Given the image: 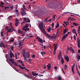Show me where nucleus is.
<instances>
[{
    "label": "nucleus",
    "instance_id": "6ab92c4d",
    "mask_svg": "<svg viewBox=\"0 0 80 80\" xmlns=\"http://www.w3.org/2000/svg\"><path fill=\"white\" fill-rule=\"evenodd\" d=\"M60 57H61V54H59L58 56V58L59 59V60H60Z\"/></svg>",
    "mask_w": 80,
    "mask_h": 80
},
{
    "label": "nucleus",
    "instance_id": "c85d7f7f",
    "mask_svg": "<svg viewBox=\"0 0 80 80\" xmlns=\"http://www.w3.org/2000/svg\"><path fill=\"white\" fill-rule=\"evenodd\" d=\"M72 32L73 33H76V30H75V29H73L72 30Z\"/></svg>",
    "mask_w": 80,
    "mask_h": 80
},
{
    "label": "nucleus",
    "instance_id": "5701e85b",
    "mask_svg": "<svg viewBox=\"0 0 80 80\" xmlns=\"http://www.w3.org/2000/svg\"><path fill=\"white\" fill-rule=\"evenodd\" d=\"M22 42L21 41H20V42H19V46H18V48L20 47V46L22 45Z\"/></svg>",
    "mask_w": 80,
    "mask_h": 80
},
{
    "label": "nucleus",
    "instance_id": "6e6d98bb",
    "mask_svg": "<svg viewBox=\"0 0 80 80\" xmlns=\"http://www.w3.org/2000/svg\"><path fill=\"white\" fill-rule=\"evenodd\" d=\"M59 30H60V28H59L58 30V31Z\"/></svg>",
    "mask_w": 80,
    "mask_h": 80
},
{
    "label": "nucleus",
    "instance_id": "6e6552de",
    "mask_svg": "<svg viewBox=\"0 0 80 80\" xmlns=\"http://www.w3.org/2000/svg\"><path fill=\"white\" fill-rule=\"evenodd\" d=\"M64 58L68 62V61H69V58L67 56H65L64 57Z\"/></svg>",
    "mask_w": 80,
    "mask_h": 80
},
{
    "label": "nucleus",
    "instance_id": "a878e982",
    "mask_svg": "<svg viewBox=\"0 0 80 80\" xmlns=\"http://www.w3.org/2000/svg\"><path fill=\"white\" fill-rule=\"evenodd\" d=\"M51 30H52V28H51V27H50L47 30L48 32H50L51 31Z\"/></svg>",
    "mask_w": 80,
    "mask_h": 80
},
{
    "label": "nucleus",
    "instance_id": "09e8293b",
    "mask_svg": "<svg viewBox=\"0 0 80 80\" xmlns=\"http://www.w3.org/2000/svg\"><path fill=\"white\" fill-rule=\"evenodd\" d=\"M24 75H25V76L26 77H28H28H29V75H27V74H24Z\"/></svg>",
    "mask_w": 80,
    "mask_h": 80
},
{
    "label": "nucleus",
    "instance_id": "4468645a",
    "mask_svg": "<svg viewBox=\"0 0 80 80\" xmlns=\"http://www.w3.org/2000/svg\"><path fill=\"white\" fill-rule=\"evenodd\" d=\"M32 75H33V76H37V75H38V73H36L35 72H32Z\"/></svg>",
    "mask_w": 80,
    "mask_h": 80
},
{
    "label": "nucleus",
    "instance_id": "1a4fd4ad",
    "mask_svg": "<svg viewBox=\"0 0 80 80\" xmlns=\"http://www.w3.org/2000/svg\"><path fill=\"white\" fill-rule=\"evenodd\" d=\"M1 45L2 46L3 48H5V45H4V43H3V42H1V43H0V47H2V46H1Z\"/></svg>",
    "mask_w": 80,
    "mask_h": 80
},
{
    "label": "nucleus",
    "instance_id": "0e129e2a",
    "mask_svg": "<svg viewBox=\"0 0 80 80\" xmlns=\"http://www.w3.org/2000/svg\"><path fill=\"white\" fill-rule=\"evenodd\" d=\"M31 8V7H30V5H29L28 7V8L29 9H30Z\"/></svg>",
    "mask_w": 80,
    "mask_h": 80
},
{
    "label": "nucleus",
    "instance_id": "c756f323",
    "mask_svg": "<svg viewBox=\"0 0 80 80\" xmlns=\"http://www.w3.org/2000/svg\"><path fill=\"white\" fill-rule=\"evenodd\" d=\"M41 54H42V56H43V54H45V52H41Z\"/></svg>",
    "mask_w": 80,
    "mask_h": 80
},
{
    "label": "nucleus",
    "instance_id": "aec40b11",
    "mask_svg": "<svg viewBox=\"0 0 80 80\" xmlns=\"http://www.w3.org/2000/svg\"><path fill=\"white\" fill-rule=\"evenodd\" d=\"M69 18H70L71 20H72V21H74V20H76V19L73 18L72 17H69Z\"/></svg>",
    "mask_w": 80,
    "mask_h": 80
},
{
    "label": "nucleus",
    "instance_id": "4c0bfd02",
    "mask_svg": "<svg viewBox=\"0 0 80 80\" xmlns=\"http://www.w3.org/2000/svg\"><path fill=\"white\" fill-rule=\"evenodd\" d=\"M9 59L10 61L12 62H13V58H12V59H11L10 58H9Z\"/></svg>",
    "mask_w": 80,
    "mask_h": 80
},
{
    "label": "nucleus",
    "instance_id": "423d86ee",
    "mask_svg": "<svg viewBox=\"0 0 80 80\" xmlns=\"http://www.w3.org/2000/svg\"><path fill=\"white\" fill-rule=\"evenodd\" d=\"M19 22V21H18V20L17 19H16V22L15 23V26H16V27H18V25Z\"/></svg>",
    "mask_w": 80,
    "mask_h": 80
},
{
    "label": "nucleus",
    "instance_id": "de8ad7c7",
    "mask_svg": "<svg viewBox=\"0 0 80 80\" xmlns=\"http://www.w3.org/2000/svg\"><path fill=\"white\" fill-rule=\"evenodd\" d=\"M72 72H73L74 71V68H71Z\"/></svg>",
    "mask_w": 80,
    "mask_h": 80
},
{
    "label": "nucleus",
    "instance_id": "cd10ccee",
    "mask_svg": "<svg viewBox=\"0 0 80 80\" xmlns=\"http://www.w3.org/2000/svg\"><path fill=\"white\" fill-rule=\"evenodd\" d=\"M64 24H66V25H68V24H69V22H65V21H64Z\"/></svg>",
    "mask_w": 80,
    "mask_h": 80
},
{
    "label": "nucleus",
    "instance_id": "5fc2aeb1",
    "mask_svg": "<svg viewBox=\"0 0 80 80\" xmlns=\"http://www.w3.org/2000/svg\"><path fill=\"white\" fill-rule=\"evenodd\" d=\"M72 52L73 53H75V51H74V49H73Z\"/></svg>",
    "mask_w": 80,
    "mask_h": 80
},
{
    "label": "nucleus",
    "instance_id": "f03ea898",
    "mask_svg": "<svg viewBox=\"0 0 80 80\" xmlns=\"http://www.w3.org/2000/svg\"><path fill=\"white\" fill-rule=\"evenodd\" d=\"M28 24H26L25 26H24V28H22L23 30L25 31L26 32H27V31H29V28H28Z\"/></svg>",
    "mask_w": 80,
    "mask_h": 80
},
{
    "label": "nucleus",
    "instance_id": "7c9ffc66",
    "mask_svg": "<svg viewBox=\"0 0 80 80\" xmlns=\"http://www.w3.org/2000/svg\"><path fill=\"white\" fill-rule=\"evenodd\" d=\"M12 18V16H10L8 17V18L9 20H10Z\"/></svg>",
    "mask_w": 80,
    "mask_h": 80
},
{
    "label": "nucleus",
    "instance_id": "f3484780",
    "mask_svg": "<svg viewBox=\"0 0 80 80\" xmlns=\"http://www.w3.org/2000/svg\"><path fill=\"white\" fill-rule=\"evenodd\" d=\"M5 57L7 60H8L10 58L9 56H8V54H6Z\"/></svg>",
    "mask_w": 80,
    "mask_h": 80
},
{
    "label": "nucleus",
    "instance_id": "a18cd8bd",
    "mask_svg": "<svg viewBox=\"0 0 80 80\" xmlns=\"http://www.w3.org/2000/svg\"><path fill=\"white\" fill-rule=\"evenodd\" d=\"M1 5H4V4H5V3H4V2H1Z\"/></svg>",
    "mask_w": 80,
    "mask_h": 80
},
{
    "label": "nucleus",
    "instance_id": "a211bd4d",
    "mask_svg": "<svg viewBox=\"0 0 80 80\" xmlns=\"http://www.w3.org/2000/svg\"><path fill=\"white\" fill-rule=\"evenodd\" d=\"M68 30L66 28H65L64 30V34H65L68 32Z\"/></svg>",
    "mask_w": 80,
    "mask_h": 80
},
{
    "label": "nucleus",
    "instance_id": "4d7b16f0",
    "mask_svg": "<svg viewBox=\"0 0 80 80\" xmlns=\"http://www.w3.org/2000/svg\"><path fill=\"white\" fill-rule=\"evenodd\" d=\"M26 59H25V60L27 61V62H28V60H27V58H25Z\"/></svg>",
    "mask_w": 80,
    "mask_h": 80
},
{
    "label": "nucleus",
    "instance_id": "9d476101",
    "mask_svg": "<svg viewBox=\"0 0 80 80\" xmlns=\"http://www.w3.org/2000/svg\"><path fill=\"white\" fill-rule=\"evenodd\" d=\"M51 67V66H50V63H49L47 65V67L48 70H51V68H50Z\"/></svg>",
    "mask_w": 80,
    "mask_h": 80
},
{
    "label": "nucleus",
    "instance_id": "dca6fc26",
    "mask_svg": "<svg viewBox=\"0 0 80 80\" xmlns=\"http://www.w3.org/2000/svg\"><path fill=\"white\" fill-rule=\"evenodd\" d=\"M12 68H13V69H14V70H16V72H19V71L17 69H16V68L15 66H12Z\"/></svg>",
    "mask_w": 80,
    "mask_h": 80
},
{
    "label": "nucleus",
    "instance_id": "2f4dec72",
    "mask_svg": "<svg viewBox=\"0 0 80 80\" xmlns=\"http://www.w3.org/2000/svg\"><path fill=\"white\" fill-rule=\"evenodd\" d=\"M14 65L15 66H17V67H18V64L16 62L14 64Z\"/></svg>",
    "mask_w": 80,
    "mask_h": 80
},
{
    "label": "nucleus",
    "instance_id": "ea45409f",
    "mask_svg": "<svg viewBox=\"0 0 80 80\" xmlns=\"http://www.w3.org/2000/svg\"><path fill=\"white\" fill-rule=\"evenodd\" d=\"M54 68L56 71H57V66H56L55 67H54Z\"/></svg>",
    "mask_w": 80,
    "mask_h": 80
},
{
    "label": "nucleus",
    "instance_id": "680f3d73",
    "mask_svg": "<svg viewBox=\"0 0 80 80\" xmlns=\"http://www.w3.org/2000/svg\"><path fill=\"white\" fill-rule=\"evenodd\" d=\"M70 50V48L68 46L67 50Z\"/></svg>",
    "mask_w": 80,
    "mask_h": 80
},
{
    "label": "nucleus",
    "instance_id": "79ce46f5",
    "mask_svg": "<svg viewBox=\"0 0 80 80\" xmlns=\"http://www.w3.org/2000/svg\"><path fill=\"white\" fill-rule=\"evenodd\" d=\"M10 42H14V40L12 39L11 40H10Z\"/></svg>",
    "mask_w": 80,
    "mask_h": 80
},
{
    "label": "nucleus",
    "instance_id": "ddd939ff",
    "mask_svg": "<svg viewBox=\"0 0 80 80\" xmlns=\"http://www.w3.org/2000/svg\"><path fill=\"white\" fill-rule=\"evenodd\" d=\"M13 29L11 28H10L7 31V33H8V32H13Z\"/></svg>",
    "mask_w": 80,
    "mask_h": 80
},
{
    "label": "nucleus",
    "instance_id": "bb28decb",
    "mask_svg": "<svg viewBox=\"0 0 80 80\" xmlns=\"http://www.w3.org/2000/svg\"><path fill=\"white\" fill-rule=\"evenodd\" d=\"M68 67V66L67 65H65L64 66V68L65 69V70H67V67Z\"/></svg>",
    "mask_w": 80,
    "mask_h": 80
},
{
    "label": "nucleus",
    "instance_id": "e2e57ef3",
    "mask_svg": "<svg viewBox=\"0 0 80 80\" xmlns=\"http://www.w3.org/2000/svg\"><path fill=\"white\" fill-rule=\"evenodd\" d=\"M20 61V60H18V61H17V62H18V63H20V61Z\"/></svg>",
    "mask_w": 80,
    "mask_h": 80
},
{
    "label": "nucleus",
    "instance_id": "7ed1b4c3",
    "mask_svg": "<svg viewBox=\"0 0 80 80\" xmlns=\"http://www.w3.org/2000/svg\"><path fill=\"white\" fill-rule=\"evenodd\" d=\"M24 21L25 22H23L21 23V24H23V23H25V22H27V23H30V20L28 18H25L24 19Z\"/></svg>",
    "mask_w": 80,
    "mask_h": 80
},
{
    "label": "nucleus",
    "instance_id": "13d9d810",
    "mask_svg": "<svg viewBox=\"0 0 80 80\" xmlns=\"http://www.w3.org/2000/svg\"><path fill=\"white\" fill-rule=\"evenodd\" d=\"M62 71L63 73H64V74H65V72H64V70H63V68H62Z\"/></svg>",
    "mask_w": 80,
    "mask_h": 80
},
{
    "label": "nucleus",
    "instance_id": "473e14b6",
    "mask_svg": "<svg viewBox=\"0 0 80 80\" xmlns=\"http://www.w3.org/2000/svg\"><path fill=\"white\" fill-rule=\"evenodd\" d=\"M18 32L19 33H22V31H20V29L18 30Z\"/></svg>",
    "mask_w": 80,
    "mask_h": 80
},
{
    "label": "nucleus",
    "instance_id": "8fccbe9b",
    "mask_svg": "<svg viewBox=\"0 0 80 80\" xmlns=\"http://www.w3.org/2000/svg\"><path fill=\"white\" fill-rule=\"evenodd\" d=\"M67 13H72L70 12H64V14H67Z\"/></svg>",
    "mask_w": 80,
    "mask_h": 80
},
{
    "label": "nucleus",
    "instance_id": "c9c22d12",
    "mask_svg": "<svg viewBox=\"0 0 80 80\" xmlns=\"http://www.w3.org/2000/svg\"><path fill=\"white\" fill-rule=\"evenodd\" d=\"M58 80H61V77L59 76L58 77Z\"/></svg>",
    "mask_w": 80,
    "mask_h": 80
},
{
    "label": "nucleus",
    "instance_id": "a19ab883",
    "mask_svg": "<svg viewBox=\"0 0 80 80\" xmlns=\"http://www.w3.org/2000/svg\"><path fill=\"white\" fill-rule=\"evenodd\" d=\"M1 34L2 37H3V32H2V31H1Z\"/></svg>",
    "mask_w": 80,
    "mask_h": 80
},
{
    "label": "nucleus",
    "instance_id": "9b49d317",
    "mask_svg": "<svg viewBox=\"0 0 80 80\" xmlns=\"http://www.w3.org/2000/svg\"><path fill=\"white\" fill-rule=\"evenodd\" d=\"M77 42L78 43V47L79 48H80V42H79V38H78Z\"/></svg>",
    "mask_w": 80,
    "mask_h": 80
},
{
    "label": "nucleus",
    "instance_id": "20e7f679",
    "mask_svg": "<svg viewBox=\"0 0 80 80\" xmlns=\"http://www.w3.org/2000/svg\"><path fill=\"white\" fill-rule=\"evenodd\" d=\"M18 66L19 67V68H21V69H22V70H23L24 69L25 70H26L28 72H30V71H29L28 69L26 68L25 67H22L21 65H19Z\"/></svg>",
    "mask_w": 80,
    "mask_h": 80
},
{
    "label": "nucleus",
    "instance_id": "c03bdc74",
    "mask_svg": "<svg viewBox=\"0 0 80 80\" xmlns=\"http://www.w3.org/2000/svg\"><path fill=\"white\" fill-rule=\"evenodd\" d=\"M74 38L75 40H76V36H75V35H74Z\"/></svg>",
    "mask_w": 80,
    "mask_h": 80
},
{
    "label": "nucleus",
    "instance_id": "37998d69",
    "mask_svg": "<svg viewBox=\"0 0 80 80\" xmlns=\"http://www.w3.org/2000/svg\"><path fill=\"white\" fill-rule=\"evenodd\" d=\"M32 58H35V54H33L32 56Z\"/></svg>",
    "mask_w": 80,
    "mask_h": 80
},
{
    "label": "nucleus",
    "instance_id": "49530a36",
    "mask_svg": "<svg viewBox=\"0 0 80 80\" xmlns=\"http://www.w3.org/2000/svg\"><path fill=\"white\" fill-rule=\"evenodd\" d=\"M52 27H53L54 26V23H52Z\"/></svg>",
    "mask_w": 80,
    "mask_h": 80
},
{
    "label": "nucleus",
    "instance_id": "e433bc0d",
    "mask_svg": "<svg viewBox=\"0 0 80 80\" xmlns=\"http://www.w3.org/2000/svg\"><path fill=\"white\" fill-rule=\"evenodd\" d=\"M13 46H12L10 48H11V50H13Z\"/></svg>",
    "mask_w": 80,
    "mask_h": 80
},
{
    "label": "nucleus",
    "instance_id": "72a5a7b5",
    "mask_svg": "<svg viewBox=\"0 0 80 80\" xmlns=\"http://www.w3.org/2000/svg\"><path fill=\"white\" fill-rule=\"evenodd\" d=\"M10 58H12L13 57V56H12V53H10Z\"/></svg>",
    "mask_w": 80,
    "mask_h": 80
},
{
    "label": "nucleus",
    "instance_id": "b1692460",
    "mask_svg": "<svg viewBox=\"0 0 80 80\" xmlns=\"http://www.w3.org/2000/svg\"><path fill=\"white\" fill-rule=\"evenodd\" d=\"M72 23L73 25H74V26H78V23H75V22H73Z\"/></svg>",
    "mask_w": 80,
    "mask_h": 80
},
{
    "label": "nucleus",
    "instance_id": "603ef678",
    "mask_svg": "<svg viewBox=\"0 0 80 80\" xmlns=\"http://www.w3.org/2000/svg\"><path fill=\"white\" fill-rule=\"evenodd\" d=\"M12 63H13V64H14L15 63H16L14 61H13L12 62Z\"/></svg>",
    "mask_w": 80,
    "mask_h": 80
},
{
    "label": "nucleus",
    "instance_id": "bf43d9fd",
    "mask_svg": "<svg viewBox=\"0 0 80 80\" xmlns=\"http://www.w3.org/2000/svg\"><path fill=\"white\" fill-rule=\"evenodd\" d=\"M28 60L29 62H31V59H29Z\"/></svg>",
    "mask_w": 80,
    "mask_h": 80
},
{
    "label": "nucleus",
    "instance_id": "393cba45",
    "mask_svg": "<svg viewBox=\"0 0 80 80\" xmlns=\"http://www.w3.org/2000/svg\"><path fill=\"white\" fill-rule=\"evenodd\" d=\"M66 37H66L65 36V35H64V36H63V38H62V39H61V41H63V39H65V38H66Z\"/></svg>",
    "mask_w": 80,
    "mask_h": 80
},
{
    "label": "nucleus",
    "instance_id": "774afa93",
    "mask_svg": "<svg viewBox=\"0 0 80 80\" xmlns=\"http://www.w3.org/2000/svg\"><path fill=\"white\" fill-rule=\"evenodd\" d=\"M78 53H80V49H79L78 50Z\"/></svg>",
    "mask_w": 80,
    "mask_h": 80
},
{
    "label": "nucleus",
    "instance_id": "0eeeda50",
    "mask_svg": "<svg viewBox=\"0 0 80 80\" xmlns=\"http://www.w3.org/2000/svg\"><path fill=\"white\" fill-rule=\"evenodd\" d=\"M22 55L24 58H26L25 57V50L23 49L22 51Z\"/></svg>",
    "mask_w": 80,
    "mask_h": 80
},
{
    "label": "nucleus",
    "instance_id": "864d4df0",
    "mask_svg": "<svg viewBox=\"0 0 80 80\" xmlns=\"http://www.w3.org/2000/svg\"><path fill=\"white\" fill-rule=\"evenodd\" d=\"M14 44L16 45H18V44H17V42H15Z\"/></svg>",
    "mask_w": 80,
    "mask_h": 80
},
{
    "label": "nucleus",
    "instance_id": "39448f33",
    "mask_svg": "<svg viewBox=\"0 0 80 80\" xmlns=\"http://www.w3.org/2000/svg\"><path fill=\"white\" fill-rule=\"evenodd\" d=\"M22 16H25L27 14V13L25 10H22L21 12Z\"/></svg>",
    "mask_w": 80,
    "mask_h": 80
},
{
    "label": "nucleus",
    "instance_id": "2eb2a0df",
    "mask_svg": "<svg viewBox=\"0 0 80 80\" xmlns=\"http://www.w3.org/2000/svg\"><path fill=\"white\" fill-rule=\"evenodd\" d=\"M21 9L22 10H26V8H25V5H24L22 6V8H21Z\"/></svg>",
    "mask_w": 80,
    "mask_h": 80
},
{
    "label": "nucleus",
    "instance_id": "f257e3e1",
    "mask_svg": "<svg viewBox=\"0 0 80 80\" xmlns=\"http://www.w3.org/2000/svg\"><path fill=\"white\" fill-rule=\"evenodd\" d=\"M43 22H41L38 24V27L39 29L41 30V32L43 33H44L45 35L50 38L52 39H53L55 38V36L53 35L52 36H51L50 35H49L48 34H47L46 33V31L45 30V29L43 27Z\"/></svg>",
    "mask_w": 80,
    "mask_h": 80
},
{
    "label": "nucleus",
    "instance_id": "338daca9",
    "mask_svg": "<svg viewBox=\"0 0 80 80\" xmlns=\"http://www.w3.org/2000/svg\"><path fill=\"white\" fill-rule=\"evenodd\" d=\"M71 49H74L72 48V47H70V50H71Z\"/></svg>",
    "mask_w": 80,
    "mask_h": 80
},
{
    "label": "nucleus",
    "instance_id": "69168bd1",
    "mask_svg": "<svg viewBox=\"0 0 80 80\" xmlns=\"http://www.w3.org/2000/svg\"><path fill=\"white\" fill-rule=\"evenodd\" d=\"M62 25H63V26H64V27H67V25H65V24H63Z\"/></svg>",
    "mask_w": 80,
    "mask_h": 80
},
{
    "label": "nucleus",
    "instance_id": "f8f14e48",
    "mask_svg": "<svg viewBox=\"0 0 80 80\" xmlns=\"http://www.w3.org/2000/svg\"><path fill=\"white\" fill-rule=\"evenodd\" d=\"M30 52H28V53L26 54V57L28 58H30Z\"/></svg>",
    "mask_w": 80,
    "mask_h": 80
},
{
    "label": "nucleus",
    "instance_id": "052dcab7",
    "mask_svg": "<svg viewBox=\"0 0 80 80\" xmlns=\"http://www.w3.org/2000/svg\"><path fill=\"white\" fill-rule=\"evenodd\" d=\"M57 48H54V52H56Z\"/></svg>",
    "mask_w": 80,
    "mask_h": 80
},
{
    "label": "nucleus",
    "instance_id": "f704fd0d",
    "mask_svg": "<svg viewBox=\"0 0 80 80\" xmlns=\"http://www.w3.org/2000/svg\"><path fill=\"white\" fill-rule=\"evenodd\" d=\"M4 8L5 10H6V9H8V8H9V7L8 6L7 7H5Z\"/></svg>",
    "mask_w": 80,
    "mask_h": 80
},
{
    "label": "nucleus",
    "instance_id": "412c9836",
    "mask_svg": "<svg viewBox=\"0 0 80 80\" xmlns=\"http://www.w3.org/2000/svg\"><path fill=\"white\" fill-rule=\"evenodd\" d=\"M38 41L40 43H43V41H42V38L39 39L38 40Z\"/></svg>",
    "mask_w": 80,
    "mask_h": 80
},
{
    "label": "nucleus",
    "instance_id": "58836bf2",
    "mask_svg": "<svg viewBox=\"0 0 80 80\" xmlns=\"http://www.w3.org/2000/svg\"><path fill=\"white\" fill-rule=\"evenodd\" d=\"M57 44H56L54 45V48H57Z\"/></svg>",
    "mask_w": 80,
    "mask_h": 80
},
{
    "label": "nucleus",
    "instance_id": "3c124183",
    "mask_svg": "<svg viewBox=\"0 0 80 80\" xmlns=\"http://www.w3.org/2000/svg\"><path fill=\"white\" fill-rule=\"evenodd\" d=\"M15 12H18V10L17 9V8H16Z\"/></svg>",
    "mask_w": 80,
    "mask_h": 80
},
{
    "label": "nucleus",
    "instance_id": "4be33fe9",
    "mask_svg": "<svg viewBox=\"0 0 80 80\" xmlns=\"http://www.w3.org/2000/svg\"><path fill=\"white\" fill-rule=\"evenodd\" d=\"M62 59L61 60V62L62 63H64V60H63V57H61Z\"/></svg>",
    "mask_w": 80,
    "mask_h": 80
}]
</instances>
